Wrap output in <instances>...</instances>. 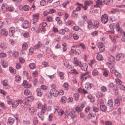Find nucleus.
Instances as JSON below:
<instances>
[{"instance_id":"nucleus-1","label":"nucleus","mask_w":125,"mask_h":125,"mask_svg":"<svg viewBox=\"0 0 125 125\" xmlns=\"http://www.w3.org/2000/svg\"><path fill=\"white\" fill-rule=\"evenodd\" d=\"M31 100V96H28L27 99H24L22 101V102L25 104L27 105V107L29 108V110H31L30 103Z\"/></svg>"},{"instance_id":"nucleus-2","label":"nucleus","mask_w":125,"mask_h":125,"mask_svg":"<svg viewBox=\"0 0 125 125\" xmlns=\"http://www.w3.org/2000/svg\"><path fill=\"white\" fill-rule=\"evenodd\" d=\"M91 77V75L88 72L83 73L80 76V78L82 82L85 81L87 79Z\"/></svg>"},{"instance_id":"nucleus-3","label":"nucleus","mask_w":125,"mask_h":125,"mask_svg":"<svg viewBox=\"0 0 125 125\" xmlns=\"http://www.w3.org/2000/svg\"><path fill=\"white\" fill-rule=\"evenodd\" d=\"M65 112L67 114L69 115L71 118H73L75 116V112L73 109H72L71 110L69 109H67Z\"/></svg>"},{"instance_id":"nucleus-4","label":"nucleus","mask_w":125,"mask_h":125,"mask_svg":"<svg viewBox=\"0 0 125 125\" xmlns=\"http://www.w3.org/2000/svg\"><path fill=\"white\" fill-rule=\"evenodd\" d=\"M38 108L41 110V112L42 113H44L46 111V105L44 104L42 105L41 103H39L38 104Z\"/></svg>"},{"instance_id":"nucleus-5","label":"nucleus","mask_w":125,"mask_h":125,"mask_svg":"<svg viewBox=\"0 0 125 125\" xmlns=\"http://www.w3.org/2000/svg\"><path fill=\"white\" fill-rule=\"evenodd\" d=\"M109 27L111 30H113L115 28H116L117 31L120 29V27L118 23H113L109 25Z\"/></svg>"},{"instance_id":"nucleus-6","label":"nucleus","mask_w":125,"mask_h":125,"mask_svg":"<svg viewBox=\"0 0 125 125\" xmlns=\"http://www.w3.org/2000/svg\"><path fill=\"white\" fill-rule=\"evenodd\" d=\"M73 61V63L75 65V66L80 67L82 66V64L81 62L78 60L77 58H74Z\"/></svg>"},{"instance_id":"nucleus-7","label":"nucleus","mask_w":125,"mask_h":125,"mask_svg":"<svg viewBox=\"0 0 125 125\" xmlns=\"http://www.w3.org/2000/svg\"><path fill=\"white\" fill-rule=\"evenodd\" d=\"M101 21L104 24H105L107 22L108 17L106 14H104L102 16Z\"/></svg>"},{"instance_id":"nucleus-8","label":"nucleus","mask_w":125,"mask_h":125,"mask_svg":"<svg viewBox=\"0 0 125 125\" xmlns=\"http://www.w3.org/2000/svg\"><path fill=\"white\" fill-rule=\"evenodd\" d=\"M92 4V2L90 0L86 1L84 3V6L82 7V8L85 10H86L88 8L87 6L91 5Z\"/></svg>"},{"instance_id":"nucleus-9","label":"nucleus","mask_w":125,"mask_h":125,"mask_svg":"<svg viewBox=\"0 0 125 125\" xmlns=\"http://www.w3.org/2000/svg\"><path fill=\"white\" fill-rule=\"evenodd\" d=\"M15 28L14 27H10L9 29V35L10 36H13L15 34Z\"/></svg>"},{"instance_id":"nucleus-10","label":"nucleus","mask_w":125,"mask_h":125,"mask_svg":"<svg viewBox=\"0 0 125 125\" xmlns=\"http://www.w3.org/2000/svg\"><path fill=\"white\" fill-rule=\"evenodd\" d=\"M39 15L38 13H36L33 14L32 15L33 18V24H34L38 21V18L39 17Z\"/></svg>"},{"instance_id":"nucleus-11","label":"nucleus","mask_w":125,"mask_h":125,"mask_svg":"<svg viewBox=\"0 0 125 125\" xmlns=\"http://www.w3.org/2000/svg\"><path fill=\"white\" fill-rule=\"evenodd\" d=\"M50 93L52 95L55 97L58 96V91L54 88H53L50 90Z\"/></svg>"},{"instance_id":"nucleus-12","label":"nucleus","mask_w":125,"mask_h":125,"mask_svg":"<svg viewBox=\"0 0 125 125\" xmlns=\"http://www.w3.org/2000/svg\"><path fill=\"white\" fill-rule=\"evenodd\" d=\"M125 57V55L121 53L118 54L116 56V60L120 61Z\"/></svg>"},{"instance_id":"nucleus-13","label":"nucleus","mask_w":125,"mask_h":125,"mask_svg":"<svg viewBox=\"0 0 125 125\" xmlns=\"http://www.w3.org/2000/svg\"><path fill=\"white\" fill-rule=\"evenodd\" d=\"M47 25L45 22H43L41 23L40 25V30L41 31H45L46 30L45 27Z\"/></svg>"},{"instance_id":"nucleus-14","label":"nucleus","mask_w":125,"mask_h":125,"mask_svg":"<svg viewBox=\"0 0 125 125\" xmlns=\"http://www.w3.org/2000/svg\"><path fill=\"white\" fill-rule=\"evenodd\" d=\"M21 100H16L14 101L12 103V107L15 108L18 106Z\"/></svg>"},{"instance_id":"nucleus-15","label":"nucleus","mask_w":125,"mask_h":125,"mask_svg":"<svg viewBox=\"0 0 125 125\" xmlns=\"http://www.w3.org/2000/svg\"><path fill=\"white\" fill-rule=\"evenodd\" d=\"M22 26L24 29L27 28L29 27V22L27 20H25L22 25Z\"/></svg>"},{"instance_id":"nucleus-16","label":"nucleus","mask_w":125,"mask_h":125,"mask_svg":"<svg viewBox=\"0 0 125 125\" xmlns=\"http://www.w3.org/2000/svg\"><path fill=\"white\" fill-rule=\"evenodd\" d=\"M96 2V5H95L94 7L96 8L99 7V5H101L102 4L103 1L102 0H94Z\"/></svg>"},{"instance_id":"nucleus-17","label":"nucleus","mask_w":125,"mask_h":125,"mask_svg":"<svg viewBox=\"0 0 125 125\" xmlns=\"http://www.w3.org/2000/svg\"><path fill=\"white\" fill-rule=\"evenodd\" d=\"M99 22L97 20L94 21L93 24V29H96L98 28L99 26Z\"/></svg>"},{"instance_id":"nucleus-18","label":"nucleus","mask_w":125,"mask_h":125,"mask_svg":"<svg viewBox=\"0 0 125 125\" xmlns=\"http://www.w3.org/2000/svg\"><path fill=\"white\" fill-rule=\"evenodd\" d=\"M7 47V44L5 42H3L0 44V48L3 50H5Z\"/></svg>"},{"instance_id":"nucleus-19","label":"nucleus","mask_w":125,"mask_h":125,"mask_svg":"<svg viewBox=\"0 0 125 125\" xmlns=\"http://www.w3.org/2000/svg\"><path fill=\"white\" fill-rule=\"evenodd\" d=\"M8 81L6 80H4L3 82V84L4 88L6 89H9L10 88V86L8 85L7 83Z\"/></svg>"},{"instance_id":"nucleus-20","label":"nucleus","mask_w":125,"mask_h":125,"mask_svg":"<svg viewBox=\"0 0 125 125\" xmlns=\"http://www.w3.org/2000/svg\"><path fill=\"white\" fill-rule=\"evenodd\" d=\"M7 5L6 3H4L2 6V10L3 12H5L7 10Z\"/></svg>"},{"instance_id":"nucleus-21","label":"nucleus","mask_w":125,"mask_h":125,"mask_svg":"<svg viewBox=\"0 0 125 125\" xmlns=\"http://www.w3.org/2000/svg\"><path fill=\"white\" fill-rule=\"evenodd\" d=\"M87 22L88 24L87 27L90 29H93V24L92 22L90 21H87Z\"/></svg>"},{"instance_id":"nucleus-22","label":"nucleus","mask_w":125,"mask_h":125,"mask_svg":"<svg viewBox=\"0 0 125 125\" xmlns=\"http://www.w3.org/2000/svg\"><path fill=\"white\" fill-rule=\"evenodd\" d=\"M1 34L4 36H6L8 34V32L5 29H2L0 31Z\"/></svg>"},{"instance_id":"nucleus-23","label":"nucleus","mask_w":125,"mask_h":125,"mask_svg":"<svg viewBox=\"0 0 125 125\" xmlns=\"http://www.w3.org/2000/svg\"><path fill=\"white\" fill-rule=\"evenodd\" d=\"M92 85H93V84L89 83H87L85 84V87L87 89L90 90L92 88Z\"/></svg>"},{"instance_id":"nucleus-24","label":"nucleus","mask_w":125,"mask_h":125,"mask_svg":"<svg viewBox=\"0 0 125 125\" xmlns=\"http://www.w3.org/2000/svg\"><path fill=\"white\" fill-rule=\"evenodd\" d=\"M14 119L11 117H9L8 118V122L9 124L12 125L14 122Z\"/></svg>"},{"instance_id":"nucleus-25","label":"nucleus","mask_w":125,"mask_h":125,"mask_svg":"<svg viewBox=\"0 0 125 125\" xmlns=\"http://www.w3.org/2000/svg\"><path fill=\"white\" fill-rule=\"evenodd\" d=\"M108 59L109 61L111 62H113L115 60V57L111 55H110L109 56Z\"/></svg>"},{"instance_id":"nucleus-26","label":"nucleus","mask_w":125,"mask_h":125,"mask_svg":"<svg viewBox=\"0 0 125 125\" xmlns=\"http://www.w3.org/2000/svg\"><path fill=\"white\" fill-rule=\"evenodd\" d=\"M1 63L2 64L3 66L5 68H6L8 66V63L6 61L5 62L3 60H1Z\"/></svg>"},{"instance_id":"nucleus-27","label":"nucleus","mask_w":125,"mask_h":125,"mask_svg":"<svg viewBox=\"0 0 125 125\" xmlns=\"http://www.w3.org/2000/svg\"><path fill=\"white\" fill-rule=\"evenodd\" d=\"M92 73L93 75L94 76H96L98 75L99 72L97 70H96L94 69Z\"/></svg>"},{"instance_id":"nucleus-28","label":"nucleus","mask_w":125,"mask_h":125,"mask_svg":"<svg viewBox=\"0 0 125 125\" xmlns=\"http://www.w3.org/2000/svg\"><path fill=\"white\" fill-rule=\"evenodd\" d=\"M100 107L101 111L105 112L106 110V107L105 105L103 104H101Z\"/></svg>"},{"instance_id":"nucleus-29","label":"nucleus","mask_w":125,"mask_h":125,"mask_svg":"<svg viewBox=\"0 0 125 125\" xmlns=\"http://www.w3.org/2000/svg\"><path fill=\"white\" fill-rule=\"evenodd\" d=\"M9 70L10 72L13 74H15L16 73V70L12 67H10Z\"/></svg>"},{"instance_id":"nucleus-30","label":"nucleus","mask_w":125,"mask_h":125,"mask_svg":"<svg viewBox=\"0 0 125 125\" xmlns=\"http://www.w3.org/2000/svg\"><path fill=\"white\" fill-rule=\"evenodd\" d=\"M96 58L99 61H102L103 60V58L102 55L97 54L96 56Z\"/></svg>"},{"instance_id":"nucleus-31","label":"nucleus","mask_w":125,"mask_h":125,"mask_svg":"<svg viewBox=\"0 0 125 125\" xmlns=\"http://www.w3.org/2000/svg\"><path fill=\"white\" fill-rule=\"evenodd\" d=\"M42 44L41 42H39L37 44L34 45V48L35 49H37L39 47H41L42 46Z\"/></svg>"},{"instance_id":"nucleus-32","label":"nucleus","mask_w":125,"mask_h":125,"mask_svg":"<svg viewBox=\"0 0 125 125\" xmlns=\"http://www.w3.org/2000/svg\"><path fill=\"white\" fill-rule=\"evenodd\" d=\"M37 92L38 96H41L42 95V93L41 92V90L40 88H38L37 89Z\"/></svg>"},{"instance_id":"nucleus-33","label":"nucleus","mask_w":125,"mask_h":125,"mask_svg":"<svg viewBox=\"0 0 125 125\" xmlns=\"http://www.w3.org/2000/svg\"><path fill=\"white\" fill-rule=\"evenodd\" d=\"M43 113H42L41 112H39L38 114V116L39 118H40L42 120H43L44 119Z\"/></svg>"},{"instance_id":"nucleus-34","label":"nucleus","mask_w":125,"mask_h":125,"mask_svg":"<svg viewBox=\"0 0 125 125\" xmlns=\"http://www.w3.org/2000/svg\"><path fill=\"white\" fill-rule=\"evenodd\" d=\"M78 16V14L76 13L75 10H73L72 15V17L73 18H77Z\"/></svg>"},{"instance_id":"nucleus-35","label":"nucleus","mask_w":125,"mask_h":125,"mask_svg":"<svg viewBox=\"0 0 125 125\" xmlns=\"http://www.w3.org/2000/svg\"><path fill=\"white\" fill-rule=\"evenodd\" d=\"M81 67H82V69L84 71H86L87 70V68L88 67V65L84 63L83 64V66L82 65V66Z\"/></svg>"},{"instance_id":"nucleus-36","label":"nucleus","mask_w":125,"mask_h":125,"mask_svg":"<svg viewBox=\"0 0 125 125\" xmlns=\"http://www.w3.org/2000/svg\"><path fill=\"white\" fill-rule=\"evenodd\" d=\"M58 74L60 77V79L63 80L64 78V74L62 72H60L58 73Z\"/></svg>"},{"instance_id":"nucleus-37","label":"nucleus","mask_w":125,"mask_h":125,"mask_svg":"<svg viewBox=\"0 0 125 125\" xmlns=\"http://www.w3.org/2000/svg\"><path fill=\"white\" fill-rule=\"evenodd\" d=\"M74 99L76 101L78 100L79 99V95L78 93H75L74 95Z\"/></svg>"},{"instance_id":"nucleus-38","label":"nucleus","mask_w":125,"mask_h":125,"mask_svg":"<svg viewBox=\"0 0 125 125\" xmlns=\"http://www.w3.org/2000/svg\"><path fill=\"white\" fill-rule=\"evenodd\" d=\"M23 9L25 11H27L30 10V7L27 5H25L22 7Z\"/></svg>"},{"instance_id":"nucleus-39","label":"nucleus","mask_w":125,"mask_h":125,"mask_svg":"<svg viewBox=\"0 0 125 125\" xmlns=\"http://www.w3.org/2000/svg\"><path fill=\"white\" fill-rule=\"evenodd\" d=\"M119 12V10L116 9H113L111 10V13L112 14H115Z\"/></svg>"},{"instance_id":"nucleus-40","label":"nucleus","mask_w":125,"mask_h":125,"mask_svg":"<svg viewBox=\"0 0 125 125\" xmlns=\"http://www.w3.org/2000/svg\"><path fill=\"white\" fill-rule=\"evenodd\" d=\"M113 105L112 101L111 100H109L108 101L107 105L110 107H112Z\"/></svg>"},{"instance_id":"nucleus-41","label":"nucleus","mask_w":125,"mask_h":125,"mask_svg":"<svg viewBox=\"0 0 125 125\" xmlns=\"http://www.w3.org/2000/svg\"><path fill=\"white\" fill-rule=\"evenodd\" d=\"M115 102L117 106H118L120 104V100L118 98L116 99L115 100Z\"/></svg>"},{"instance_id":"nucleus-42","label":"nucleus","mask_w":125,"mask_h":125,"mask_svg":"<svg viewBox=\"0 0 125 125\" xmlns=\"http://www.w3.org/2000/svg\"><path fill=\"white\" fill-rule=\"evenodd\" d=\"M41 5L42 6L45 5L47 3V1L44 0H42L40 2Z\"/></svg>"},{"instance_id":"nucleus-43","label":"nucleus","mask_w":125,"mask_h":125,"mask_svg":"<svg viewBox=\"0 0 125 125\" xmlns=\"http://www.w3.org/2000/svg\"><path fill=\"white\" fill-rule=\"evenodd\" d=\"M6 98L7 99V103L8 104H10L12 103V101L11 100L9 96H7L6 97Z\"/></svg>"},{"instance_id":"nucleus-44","label":"nucleus","mask_w":125,"mask_h":125,"mask_svg":"<svg viewBox=\"0 0 125 125\" xmlns=\"http://www.w3.org/2000/svg\"><path fill=\"white\" fill-rule=\"evenodd\" d=\"M66 98L64 96H63L61 97V102L62 103H64L66 102Z\"/></svg>"},{"instance_id":"nucleus-45","label":"nucleus","mask_w":125,"mask_h":125,"mask_svg":"<svg viewBox=\"0 0 125 125\" xmlns=\"http://www.w3.org/2000/svg\"><path fill=\"white\" fill-rule=\"evenodd\" d=\"M97 46L98 48H99L104 46V44L102 42L98 43L97 44Z\"/></svg>"},{"instance_id":"nucleus-46","label":"nucleus","mask_w":125,"mask_h":125,"mask_svg":"<svg viewBox=\"0 0 125 125\" xmlns=\"http://www.w3.org/2000/svg\"><path fill=\"white\" fill-rule=\"evenodd\" d=\"M21 79V77L19 75L17 74L15 75V80L16 81H20Z\"/></svg>"},{"instance_id":"nucleus-47","label":"nucleus","mask_w":125,"mask_h":125,"mask_svg":"<svg viewBox=\"0 0 125 125\" xmlns=\"http://www.w3.org/2000/svg\"><path fill=\"white\" fill-rule=\"evenodd\" d=\"M89 64L90 65H91V67H92V66L93 64H96L95 61L94 59L91 61L89 63Z\"/></svg>"},{"instance_id":"nucleus-48","label":"nucleus","mask_w":125,"mask_h":125,"mask_svg":"<svg viewBox=\"0 0 125 125\" xmlns=\"http://www.w3.org/2000/svg\"><path fill=\"white\" fill-rule=\"evenodd\" d=\"M14 8L12 6H9L7 8V10L10 12H12L13 11Z\"/></svg>"},{"instance_id":"nucleus-49","label":"nucleus","mask_w":125,"mask_h":125,"mask_svg":"<svg viewBox=\"0 0 125 125\" xmlns=\"http://www.w3.org/2000/svg\"><path fill=\"white\" fill-rule=\"evenodd\" d=\"M78 45L79 46L81 47L83 50L85 49H86V47L85 45L84 44H83L82 43H80Z\"/></svg>"},{"instance_id":"nucleus-50","label":"nucleus","mask_w":125,"mask_h":125,"mask_svg":"<svg viewBox=\"0 0 125 125\" xmlns=\"http://www.w3.org/2000/svg\"><path fill=\"white\" fill-rule=\"evenodd\" d=\"M96 113L94 111H91L90 113V115L92 117H94L95 116Z\"/></svg>"},{"instance_id":"nucleus-51","label":"nucleus","mask_w":125,"mask_h":125,"mask_svg":"<svg viewBox=\"0 0 125 125\" xmlns=\"http://www.w3.org/2000/svg\"><path fill=\"white\" fill-rule=\"evenodd\" d=\"M68 84L67 83H65L63 85V87L65 88V89L67 90L68 89Z\"/></svg>"},{"instance_id":"nucleus-52","label":"nucleus","mask_w":125,"mask_h":125,"mask_svg":"<svg viewBox=\"0 0 125 125\" xmlns=\"http://www.w3.org/2000/svg\"><path fill=\"white\" fill-rule=\"evenodd\" d=\"M21 66L20 64L19 63H17L16 64V68L17 69H19L21 68Z\"/></svg>"},{"instance_id":"nucleus-53","label":"nucleus","mask_w":125,"mask_h":125,"mask_svg":"<svg viewBox=\"0 0 125 125\" xmlns=\"http://www.w3.org/2000/svg\"><path fill=\"white\" fill-rule=\"evenodd\" d=\"M109 37L110 38L113 42H115L116 40L115 37L114 36L109 35Z\"/></svg>"},{"instance_id":"nucleus-54","label":"nucleus","mask_w":125,"mask_h":125,"mask_svg":"<svg viewBox=\"0 0 125 125\" xmlns=\"http://www.w3.org/2000/svg\"><path fill=\"white\" fill-rule=\"evenodd\" d=\"M116 48V46H115L114 45L110 48V50L112 52H114L115 51Z\"/></svg>"},{"instance_id":"nucleus-55","label":"nucleus","mask_w":125,"mask_h":125,"mask_svg":"<svg viewBox=\"0 0 125 125\" xmlns=\"http://www.w3.org/2000/svg\"><path fill=\"white\" fill-rule=\"evenodd\" d=\"M6 56V54L5 53L1 52L0 53V58H3Z\"/></svg>"},{"instance_id":"nucleus-56","label":"nucleus","mask_w":125,"mask_h":125,"mask_svg":"<svg viewBox=\"0 0 125 125\" xmlns=\"http://www.w3.org/2000/svg\"><path fill=\"white\" fill-rule=\"evenodd\" d=\"M69 17L68 14L66 13H64V17H63V19L65 20H66Z\"/></svg>"},{"instance_id":"nucleus-57","label":"nucleus","mask_w":125,"mask_h":125,"mask_svg":"<svg viewBox=\"0 0 125 125\" xmlns=\"http://www.w3.org/2000/svg\"><path fill=\"white\" fill-rule=\"evenodd\" d=\"M101 91L102 92H104L106 91L107 89L104 86H102L101 87Z\"/></svg>"},{"instance_id":"nucleus-58","label":"nucleus","mask_w":125,"mask_h":125,"mask_svg":"<svg viewBox=\"0 0 125 125\" xmlns=\"http://www.w3.org/2000/svg\"><path fill=\"white\" fill-rule=\"evenodd\" d=\"M93 108V110L94 112H97L99 111L98 108L96 107L93 106L92 107Z\"/></svg>"},{"instance_id":"nucleus-59","label":"nucleus","mask_w":125,"mask_h":125,"mask_svg":"<svg viewBox=\"0 0 125 125\" xmlns=\"http://www.w3.org/2000/svg\"><path fill=\"white\" fill-rule=\"evenodd\" d=\"M19 60L20 62L21 63H23L25 62V59L21 57L19 58Z\"/></svg>"},{"instance_id":"nucleus-60","label":"nucleus","mask_w":125,"mask_h":125,"mask_svg":"<svg viewBox=\"0 0 125 125\" xmlns=\"http://www.w3.org/2000/svg\"><path fill=\"white\" fill-rule=\"evenodd\" d=\"M58 32L59 34L62 35L64 34L65 33L64 30L63 29H61L58 31Z\"/></svg>"},{"instance_id":"nucleus-61","label":"nucleus","mask_w":125,"mask_h":125,"mask_svg":"<svg viewBox=\"0 0 125 125\" xmlns=\"http://www.w3.org/2000/svg\"><path fill=\"white\" fill-rule=\"evenodd\" d=\"M56 10L54 9H51L49 10L48 13L50 14H52L56 12Z\"/></svg>"},{"instance_id":"nucleus-62","label":"nucleus","mask_w":125,"mask_h":125,"mask_svg":"<svg viewBox=\"0 0 125 125\" xmlns=\"http://www.w3.org/2000/svg\"><path fill=\"white\" fill-rule=\"evenodd\" d=\"M64 113V111L62 110H60L58 112V115L60 116H61Z\"/></svg>"},{"instance_id":"nucleus-63","label":"nucleus","mask_w":125,"mask_h":125,"mask_svg":"<svg viewBox=\"0 0 125 125\" xmlns=\"http://www.w3.org/2000/svg\"><path fill=\"white\" fill-rule=\"evenodd\" d=\"M52 94L50 93H47L46 95V97L48 98H51L52 97Z\"/></svg>"},{"instance_id":"nucleus-64","label":"nucleus","mask_w":125,"mask_h":125,"mask_svg":"<svg viewBox=\"0 0 125 125\" xmlns=\"http://www.w3.org/2000/svg\"><path fill=\"white\" fill-rule=\"evenodd\" d=\"M76 47L75 46H73L71 48V51L73 53H75L76 52L75 49Z\"/></svg>"}]
</instances>
